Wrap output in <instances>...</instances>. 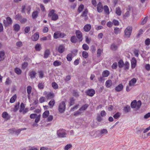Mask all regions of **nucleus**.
<instances>
[{"label":"nucleus","mask_w":150,"mask_h":150,"mask_svg":"<svg viewBox=\"0 0 150 150\" xmlns=\"http://www.w3.org/2000/svg\"><path fill=\"white\" fill-rule=\"evenodd\" d=\"M55 11L52 9L51 10L48 14V16L51 17V20L52 21H56L58 18V15L54 13Z\"/></svg>","instance_id":"nucleus-1"},{"label":"nucleus","mask_w":150,"mask_h":150,"mask_svg":"<svg viewBox=\"0 0 150 150\" xmlns=\"http://www.w3.org/2000/svg\"><path fill=\"white\" fill-rule=\"evenodd\" d=\"M57 134L58 137L60 138L66 137L67 134L66 130L62 129H60L58 130Z\"/></svg>","instance_id":"nucleus-2"},{"label":"nucleus","mask_w":150,"mask_h":150,"mask_svg":"<svg viewBox=\"0 0 150 150\" xmlns=\"http://www.w3.org/2000/svg\"><path fill=\"white\" fill-rule=\"evenodd\" d=\"M66 35V34L64 33H62L60 31H57L54 33L53 37L54 39H57L59 38H63Z\"/></svg>","instance_id":"nucleus-3"},{"label":"nucleus","mask_w":150,"mask_h":150,"mask_svg":"<svg viewBox=\"0 0 150 150\" xmlns=\"http://www.w3.org/2000/svg\"><path fill=\"white\" fill-rule=\"evenodd\" d=\"M66 109V104L65 102L62 101L59 103L58 108L59 112L61 113H63L65 111Z\"/></svg>","instance_id":"nucleus-4"},{"label":"nucleus","mask_w":150,"mask_h":150,"mask_svg":"<svg viewBox=\"0 0 150 150\" xmlns=\"http://www.w3.org/2000/svg\"><path fill=\"white\" fill-rule=\"evenodd\" d=\"M132 28L131 26L127 27L125 30L124 33L125 35L127 38H129L131 35Z\"/></svg>","instance_id":"nucleus-5"},{"label":"nucleus","mask_w":150,"mask_h":150,"mask_svg":"<svg viewBox=\"0 0 150 150\" xmlns=\"http://www.w3.org/2000/svg\"><path fill=\"white\" fill-rule=\"evenodd\" d=\"M12 21L11 19L9 17H8L6 18V20H4L3 23L4 26L6 27L9 26L11 24Z\"/></svg>","instance_id":"nucleus-6"},{"label":"nucleus","mask_w":150,"mask_h":150,"mask_svg":"<svg viewBox=\"0 0 150 150\" xmlns=\"http://www.w3.org/2000/svg\"><path fill=\"white\" fill-rule=\"evenodd\" d=\"M25 9L27 11V13L29 14L30 13V11L31 10V7L30 6H23L22 7L21 12L22 13H25Z\"/></svg>","instance_id":"nucleus-7"},{"label":"nucleus","mask_w":150,"mask_h":150,"mask_svg":"<svg viewBox=\"0 0 150 150\" xmlns=\"http://www.w3.org/2000/svg\"><path fill=\"white\" fill-rule=\"evenodd\" d=\"M76 37L80 41H81L82 40V34L79 30H77L76 32Z\"/></svg>","instance_id":"nucleus-8"},{"label":"nucleus","mask_w":150,"mask_h":150,"mask_svg":"<svg viewBox=\"0 0 150 150\" xmlns=\"http://www.w3.org/2000/svg\"><path fill=\"white\" fill-rule=\"evenodd\" d=\"M87 95L91 97L93 96L95 93V91L92 89H88L86 92Z\"/></svg>","instance_id":"nucleus-9"},{"label":"nucleus","mask_w":150,"mask_h":150,"mask_svg":"<svg viewBox=\"0 0 150 150\" xmlns=\"http://www.w3.org/2000/svg\"><path fill=\"white\" fill-rule=\"evenodd\" d=\"M108 133V131L107 129H100V132L98 134L100 136H102L104 135H106Z\"/></svg>","instance_id":"nucleus-10"},{"label":"nucleus","mask_w":150,"mask_h":150,"mask_svg":"<svg viewBox=\"0 0 150 150\" xmlns=\"http://www.w3.org/2000/svg\"><path fill=\"white\" fill-rule=\"evenodd\" d=\"M103 7L102 4L99 2L97 5V11L99 13H101L103 11Z\"/></svg>","instance_id":"nucleus-11"},{"label":"nucleus","mask_w":150,"mask_h":150,"mask_svg":"<svg viewBox=\"0 0 150 150\" xmlns=\"http://www.w3.org/2000/svg\"><path fill=\"white\" fill-rule=\"evenodd\" d=\"M131 67L132 69L134 68L136 66L137 61L134 57L132 58L131 60Z\"/></svg>","instance_id":"nucleus-12"},{"label":"nucleus","mask_w":150,"mask_h":150,"mask_svg":"<svg viewBox=\"0 0 150 150\" xmlns=\"http://www.w3.org/2000/svg\"><path fill=\"white\" fill-rule=\"evenodd\" d=\"M39 37V33L38 32H36L32 36L31 38L32 40L35 41L38 39Z\"/></svg>","instance_id":"nucleus-13"},{"label":"nucleus","mask_w":150,"mask_h":150,"mask_svg":"<svg viewBox=\"0 0 150 150\" xmlns=\"http://www.w3.org/2000/svg\"><path fill=\"white\" fill-rule=\"evenodd\" d=\"M60 53H63L65 51V47L63 45H60L59 46L57 49Z\"/></svg>","instance_id":"nucleus-14"},{"label":"nucleus","mask_w":150,"mask_h":150,"mask_svg":"<svg viewBox=\"0 0 150 150\" xmlns=\"http://www.w3.org/2000/svg\"><path fill=\"white\" fill-rule=\"evenodd\" d=\"M2 117L6 120H9L10 118V115L8 114V113L6 112H3L2 114Z\"/></svg>","instance_id":"nucleus-15"},{"label":"nucleus","mask_w":150,"mask_h":150,"mask_svg":"<svg viewBox=\"0 0 150 150\" xmlns=\"http://www.w3.org/2000/svg\"><path fill=\"white\" fill-rule=\"evenodd\" d=\"M91 28V25L90 24L86 25L84 27L83 30L84 31L86 32H89Z\"/></svg>","instance_id":"nucleus-16"},{"label":"nucleus","mask_w":150,"mask_h":150,"mask_svg":"<svg viewBox=\"0 0 150 150\" xmlns=\"http://www.w3.org/2000/svg\"><path fill=\"white\" fill-rule=\"evenodd\" d=\"M137 80L135 78L132 79L129 82V85L131 87L134 86L137 82Z\"/></svg>","instance_id":"nucleus-17"},{"label":"nucleus","mask_w":150,"mask_h":150,"mask_svg":"<svg viewBox=\"0 0 150 150\" xmlns=\"http://www.w3.org/2000/svg\"><path fill=\"white\" fill-rule=\"evenodd\" d=\"M36 73L35 71L32 70L29 73V75L31 79H33L35 77Z\"/></svg>","instance_id":"nucleus-18"},{"label":"nucleus","mask_w":150,"mask_h":150,"mask_svg":"<svg viewBox=\"0 0 150 150\" xmlns=\"http://www.w3.org/2000/svg\"><path fill=\"white\" fill-rule=\"evenodd\" d=\"M123 88V86L122 84H119L115 88V90L116 91L120 92L121 91Z\"/></svg>","instance_id":"nucleus-19"},{"label":"nucleus","mask_w":150,"mask_h":150,"mask_svg":"<svg viewBox=\"0 0 150 150\" xmlns=\"http://www.w3.org/2000/svg\"><path fill=\"white\" fill-rule=\"evenodd\" d=\"M26 129V128H21L17 130L15 128L14 133L18 135L20 133L21 131Z\"/></svg>","instance_id":"nucleus-20"},{"label":"nucleus","mask_w":150,"mask_h":150,"mask_svg":"<svg viewBox=\"0 0 150 150\" xmlns=\"http://www.w3.org/2000/svg\"><path fill=\"white\" fill-rule=\"evenodd\" d=\"M110 74L109 71L107 70H105L103 71L102 74V75L103 77H107Z\"/></svg>","instance_id":"nucleus-21"},{"label":"nucleus","mask_w":150,"mask_h":150,"mask_svg":"<svg viewBox=\"0 0 150 150\" xmlns=\"http://www.w3.org/2000/svg\"><path fill=\"white\" fill-rule=\"evenodd\" d=\"M112 81L110 80H108L105 82V85L106 87L108 88H110L112 86Z\"/></svg>","instance_id":"nucleus-22"},{"label":"nucleus","mask_w":150,"mask_h":150,"mask_svg":"<svg viewBox=\"0 0 150 150\" xmlns=\"http://www.w3.org/2000/svg\"><path fill=\"white\" fill-rule=\"evenodd\" d=\"M5 52L4 51H0V61H3L4 58Z\"/></svg>","instance_id":"nucleus-23"},{"label":"nucleus","mask_w":150,"mask_h":150,"mask_svg":"<svg viewBox=\"0 0 150 150\" xmlns=\"http://www.w3.org/2000/svg\"><path fill=\"white\" fill-rule=\"evenodd\" d=\"M54 96V94L52 93H50L47 94L46 98L47 99H50L53 98Z\"/></svg>","instance_id":"nucleus-24"},{"label":"nucleus","mask_w":150,"mask_h":150,"mask_svg":"<svg viewBox=\"0 0 150 150\" xmlns=\"http://www.w3.org/2000/svg\"><path fill=\"white\" fill-rule=\"evenodd\" d=\"M130 107L128 105H127L124 107L123 110L125 113H127L130 111Z\"/></svg>","instance_id":"nucleus-25"},{"label":"nucleus","mask_w":150,"mask_h":150,"mask_svg":"<svg viewBox=\"0 0 150 150\" xmlns=\"http://www.w3.org/2000/svg\"><path fill=\"white\" fill-rule=\"evenodd\" d=\"M50 54V51L49 50H46L44 53V57L45 58H47Z\"/></svg>","instance_id":"nucleus-26"},{"label":"nucleus","mask_w":150,"mask_h":150,"mask_svg":"<svg viewBox=\"0 0 150 150\" xmlns=\"http://www.w3.org/2000/svg\"><path fill=\"white\" fill-rule=\"evenodd\" d=\"M14 30L16 32H18L20 30V26L18 24H16L13 26Z\"/></svg>","instance_id":"nucleus-27"},{"label":"nucleus","mask_w":150,"mask_h":150,"mask_svg":"<svg viewBox=\"0 0 150 150\" xmlns=\"http://www.w3.org/2000/svg\"><path fill=\"white\" fill-rule=\"evenodd\" d=\"M49 115V112L48 110L45 111L42 114V117L43 118H46L48 117Z\"/></svg>","instance_id":"nucleus-28"},{"label":"nucleus","mask_w":150,"mask_h":150,"mask_svg":"<svg viewBox=\"0 0 150 150\" xmlns=\"http://www.w3.org/2000/svg\"><path fill=\"white\" fill-rule=\"evenodd\" d=\"M68 61L70 62L71 61L72 59V54L71 53L68 54L66 57Z\"/></svg>","instance_id":"nucleus-29"},{"label":"nucleus","mask_w":150,"mask_h":150,"mask_svg":"<svg viewBox=\"0 0 150 150\" xmlns=\"http://www.w3.org/2000/svg\"><path fill=\"white\" fill-rule=\"evenodd\" d=\"M89 105L88 104H86L83 105L80 109L79 110L84 111L88 107Z\"/></svg>","instance_id":"nucleus-30"},{"label":"nucleus","mask_w":150,"mask_h":150,"mask_svg":"<svg viewBox=\"0 0 150 150\" xmlns=\"http://www.w3.org/2000/svg\"><path fill=\"white\" fill-rule=\"evenodd\" d=\"M124 62L122 60H120L118 62V66L120 68H122L124 66Z\"/></svg>","instance_id":"nucleus-31"},{"label":"nucleus","mask_w":150,"mask_h":150,"mask_svg":"<svg viewBox=\"0 0 150 150\" xmlns=\"http://www.w3.org/2000/svg\"><path fill=\"white\" fill-rule=\"evenodd\" d=\"M38 11H35L32 13V17L33 19H35L38 16Z\"/></svg>","instance_id":"nucleus-32"},{"label":"nucleus","mask_w":150,"mask_h":150,"mask_svg":"<svg viewBox=\"0 0 150 150\" xmlns=\"http://www.w3.org/2000/svg\"><path fill=\"white\" fill-rule=\"evenodd\" d=\"M53 64L55 67L60 66L61 64V62L58 60H56L53 62Z\"/></svg>","instance_id":"nucleus-33"},{"label":"nucleus","mask_w":150,"mask_h":150,"mask_svg":"<svg viewBox=\"0 0 150 150\" xmlns=\"http://www.w3.org/2000/svg\"><path fill=\"white\" fill-rule=\"evenodd\" d=\"M15 72L18 75H20L21 74L22 71L20 69L16 68L15 69Z\"/></svg>","instance_id":"nucleus-34"},{"label":"nucleus","mask_w":150,"mask_h":150,"mask_svg":"<svg viewBox=\"0 0 150 150\" xmlns=\"http://www.w3.org/2000/svg\"><path fill=\"white\" fill-rule=\"evenodd\" d=\"M115 13H116L118 16H120L121 15L122 12L120 8L119 7H118L116 8Z\"/></svg>","instance_id":"nucleus-35"},{"label":"nucleus","mask_w":150,"mask_h":150,"mask_svg":"<svg viewBox=\"0 0 150 150\" xmlns=\"http://www.w3.org/2000/svg\"><path fill=\"white\" fill-rule=\"evenodd\" d=\"M71 41L73 43H76L77 41L76 37L75 36H72L71 38Z\"/></svg>","instance_id":"nucleus-36"},{"label":"nucleus","mask_w":150,"mask_h":150,"mask_svg":"<svg viewBox=\"0 0 150 150\" xmlns=\"http://www.w3.org/2000/svg\"><path fill=\"white\" fill-rule=\"evenodd\" d=\"M137 104V101L135 100H133L131 104V106L132 108H135L136 107Z\"/></svg>","instance_id":"nucleus-37"},{"label":"nucleus","mask_w":150,"mask_h":150,"mask_svg":"<svg viewBox=\"0 0 150 150\" xmlns=\"http://www.w3.org/2000/svg\"><path fill=\"white\" fill-rule=\"evenodd\" d=\"M52 86L53 88L54 89H57L58 88V86L55 82H53L52 83Z\"/></svg>","instance_id":"nucleus-38"},{"label":"nucleus","mask_w":150,"mask_h":150,"mask_svg":"<svg viewBox=\"0 0 150 150\" xmlns=\"http://www.w3.org/2000/svg\"><path fill=\"white\" fill-rule=\"evenodd\" d=\"M84 8V6L82 4L80 5V6H79V7H78V12L79 13H81V11H82L83 10V9Z\"/></svg>","instance_id":"nucleus-39"},{"label":"nucleus","mask_w":150,"mask_h":150,"mask_svg":"<svg viewBox=\"0 0 150 150\" xmlns=\"http://www.w3.org/2000/svg\"><path fill=\"white\" fill-rule=\"evenodd\" d=\"M17 96L16 95H15L10 99V102L11 103H13L16 99Z\"/></svg>","instance_id":"nucleus-40"},{"label":"nucleus","mask_w":150,"mask_h":150,"mask_svg":"<svg viewBox=\"0 0 150 150\" xmlns=\"http://www.w3.org/2000/svg\"><path fill=\"white\" fill-rule=\"evenodd\" d=\"M55 101L54 99H52L49 103L48 105L51 106V108H52L55 104Z\"/></svg>","instance_id":"nucleus-41"},{"label":"nucleus","mask_w":150,"mask_h":150,"mask_svg":"<svg viewBox=\"0 0 150 150\" xmlns=\"http://www.w3.org/2000/svg\"><path fill=\"white\" fill-rule=\"evenodd\" d=\"M104 10L105 13L108 14L109 13V8L107 5H105L104 6Z\"/></svg>","instance_id":"nucleus-42"},{"label":"nucleus","mask_w":150,"mask_h":150,"mask_svg":"<svg viewBox=\"0 0 150 150\" xmlns=\"http://www.w3.org/2000/svg\"><path fill=\"white\" fill-rule=\"evenodd\" d=\"M82 55L83 57L86 58L88 56V54L86 51H83L82 53Z\"/></svg>","instance_id":"nucleus-43"},{"label":"nucleus","mask_w":150,"mask_h":150,"mask_svg":"<svg viewBox=\"0 0 150 150\" xmlns=\"http://www.w3.org/2000/svg\"><path fill=\"white\" fill-rule=\"evenodd\" d=\"M27 92L28 94H30L31 92L32 87L30 86H28L27 88Z\"/></svg>","instance_id":"nucleus-44"},{"label":"nucleus","mask_w":150,"mask_h":150,"mask_svg":"<svg viewBox=\"0 0 150 150\" xmlns=\"http://www.w3.org/2000/svg\"><path fill=\"white\" fill-rule=\"evenodd\" d=\"M44 83L42 82L39 83L38 86V88L40 89H43L44 87Z\"/></svg>","instance_id":"nucleus-45"},{"label":"nucleus","mask_w":150,"mask_h":150,"mask_svg":"<svg viewBox=\"0 0 150 150\" xmlns=\"http://www.w3.org/2000/svg\"><path fill=\"white\" fill-rule=\"evenodd\" d=\"M120 115L121 114L120 112H117L113 115V117L115 119H117L120 116Z\"/></svg>","instance_id":"nucleus-46"},{"label":"nucleus","mask_w":150,"mask_h":150,"mask_svg":"<svg viewBox=\"0 0 150 150\" xmlns=\"http://www.w3.org/2000/svg\"><path fill=\"white\" fill-rule=\"evenodd\" d=\"M28 64L26 62H24L22 65V68L24 69H25L28 66Z\"/></svg>","instance_id":"nucleus-47"},{"label":"nucleus","mask_w":150,"mask_h":150,"mask_svg":"<svg viewBox=\"0 0 150 150\" xmlns=\"http://www.w3.org/2000/svg\"><path fill=\"white\" fill-rule=\"evenodd\" d=\"M111 48L112 50H117V45L113 44L111 45Z\"/></svg>","instance_id":"nucleus-48"},{"label":"nucleus","mask_w":150,"mask_h":150,"mask_svg":"<svg viewBox=\"0 0 150 150\" xmlns=\"http://www.w3.org/2000/svg\"><path fill=\"white\" fill-rule=\"evenodd\" d=\"M35 49L37 51H40L41 49V45L39 44H37L35 46Z\"/></svg>","instance_id":"nucleus-49"},{"label":"nucleus","mask_w":150,"mask_h":150,"mask_svg":"<svg viewBox=\"0 0 150 150\" xmlns=\"http://www.w3.org/2000/svg\"><path fill=\"white\" fill-rule=\"evenodd\" d=\"M16 46L18 47H21L23 45V43L21 41H18L16 43Z\"/></svg>","instance_id":"nucleus-50"},{"label":"nucleus","mask_w":150,"mask_h":150,"mask_svg":"<svg viewBox=\"0 0 150 150\" xmlns=\"http://www.w3.org/2000/svg\"><path fill=\"white\" fill-rule=\"evenodd\" d=\"M25 108V106L23 103H21L20 105V109L19 110V112H21L23 111Z\"/></svg>","instance_id":"nucleus-51"},{"label":"nucleus","mask_w":150,"mask_h":150,"mask_svg":"<svg viewBox=\"0 0 150 150\" xmlns=\"http://www.w3.org/2000/svg\"><path fill=\"white\" fill-rule=\"evenodd\" d=\"M88 11L87 9H85L84 11H83L81 15V17H83V16H87V14L88 13Z\"/></svg>","instance_id":"nucleus-52"},{"label":"nucleus","mask_w":150,"mask_h":150,"mask_svg":"<svg viewBox=\"0 0 150 150\" xmlns=\"http://www.w3.org/2000/svg\"><path fill=\"white\" fill-rule=\"evenodd\" d=\"M124 69L126 70H127L129 69V63L128 62H126L124 64Z\"/></svg>","instance_id":"nucleus-53"},{"label":"nucleus","mask_w":150,"mask_h":150,"mask_svg":"<svg viewBox=\"0 0 150 150\" xmlns=\"http://www.w3.org/2000/svg\"><path fill=\"white\" fill-rule=\"evenodd\" d=\"M82 47L83 50H87L89 49L88 46L86 44H83L82 45Z\"/></svg>","instance_id":"nucleus-54"},{"label":"nucleus","mask_w":150,"mask_h":150,"mask_svg":"<svg viewBox=\"0 0 150 150\" xmlns=\"http://www.w3.org/2000/svg\"><path fill=\"white\" fill-rule=\"evenodd\" d=\"M11 81L10 79L9 78H8L6 79V81L5 82V84L6 85H8L11 84Z\"/></svg>","instance_id":"nucleus-55"},{"label":"nucleus","mask_w":150,"mask_h":150,"mask_svg":"<svg viewBox=\"0 0 150 150\" xmlns=\"http://www.w3.org/2000/svg\"><path fill=\"white\" fill-rule=\"evenodd\" d=\"M53 118V117L52 115H49L47 119V122H50L51 121Z\"/></svg>","instance_id":"nucleus-56"},{"label":"nucleus","mask_w":150,"mask_h":150,"mask_svg":"<svg viewBox=\"0 0 150 150\" xmlns=\"http://www.w3.org/2000/svg\"><path fill=\"white\" fill-rule=\"evenodd\" d=\"M75 99L74 98L72 97L70 99V105L71 106L74 104Z\"/></svg>","instance_id":"nucleus-57"},{"label":"nucleus","mask_w":150,"mask_h":150,"mask_svg":"<svg viewBox=\"0 0 150 150\" xmlns=\"http://www.w3.org/2000/svg\"><path fill=\"white\" fill-rule=\"evenodd\" d=\"M117 67V64L116 62L113 64L112 66V68L113 69H116Z\"/></svg>","instance_id":"nucleus-58"},{"label":"nucleus","mask_w":150,"mask_h":150,"mask_svg":"<svg viewBox=\"0 0 150 150\" xmlns=\"http://www.w3.org/2000/svg\"><path fill=\"white\" fill-rule=\"evenodd\" d=\"M147 20V17H146L144 18L142 20L141 23V24L144 25V24L146 22Z\"/></svg>","instance_id":"nucleus-59"},{"label":"nucleus","mask_w":150,"mask_h":150,"mask_svg":"<svg viewBox=\"0 0 150 150\" xmlns=\"http://www.w3.org/2000/svg\"><path fill=\"white\" fill-rule=\"evenodd\" d=\"M19 103H18V104L16 105L15 106V108L13 110L14 112H16L17 110H18L19 107Z\"/></svg>","instance_id":"nucleus-60"},{"label":"nucleus","mask_w":150,"mask_h":150,"mask_svg":"<svg viewBox=\"0 0 150 150\" xmlns=\"http://www.w3.org/2000/svg\"><path fill=\"white\" fill-rule=\"evenodd\" d=\"M73 94L74 96L76 97H78L79 96L78 93L75 90L73 91Z\"/></svg>","instance_id":"nucleus-61"},{"label":"nucleus","mask_w":150,"mask_h":150,"mask_svg":"<svg viewBox=\"0 0 150 150\" xmlns=\"http://www.w3.org/2000/svg\"><path fill=\"white\" fill-rule=\"evenodd\" d=\"M101 52L102 50L100 49H99L98 50L97 52V56L98 57H99L100 56Z\"/></svg>","instance_id":"nucleus-62"},{"label":"nucleus","mask_w":150,"mask_h":150,"mask_svg":"<svg viewBox=\"0 0 150 150\" xmlns=\"http://www.w3.org/2000/svg\"><path fill=\"white\" fill-rule=\"evenodd\" d=\"M145 43L146 45H149L150 44V39L148 38L145 41Z\"/></svg>","instance_id":"nucleus-63"},{"label":"nucleus","mask_w":150,"mask_h":150,"mask_svg":"<svg viewBox=\"0 0 150 150\" xmlns=\"http://www.w3.org/2000/svg\"><path fill=\"white\" fill-rule=\"evenodd\" d=\"M120 29L119 28L116 27L114 29V33H115L117 35L119 33Z\"/></svg>","instance_id":"nucleus-64"}]
</instances>
